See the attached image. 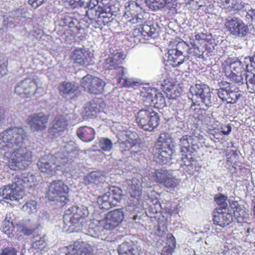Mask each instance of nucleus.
<instances>
[{
  "label": "nucleus",
  "instance_id": "20",
  "mask_svg": "<svg viewBox=\"0 0 255 255\" xmlns=\"http://www.w3.org/2000/svg\"><path fill=\"white\" fill-rule=\"evenodd\" d=\"M68 125V122L63 116H60L55 119L53 122V126L49 129V133L54 136L61 134Z\"/></svg>",
  "mask_w": 255,
  "mask_h": 255
},
{
  "label": "nucleus",
  "instance_id": "34",
  "mask_svg": "<svg viewBox=\"0 0 255 255\" xmlns=\"http://www.w3.org/2000/svg\"><path fill=\"white\" fill-rule=\"evenodd\" d=\"M163 90L166 93L167 97L169 99H175L180 95L177 87L173 85H162Z\"/></svg>",
  "mask_w": 255,
  "mask_h": 255
},
{
  "label": "nucleus",
  "instance_id": "64",
  "mask_svg": "<svg viewBox=\"0 0 255 255\" xmlns=\"http://www.w3.org/2000/svg\"><path fill=\"white\" fill-rule=\"evenodd\" d=\"M172 252V248L169 247H164L161 253V255H171Z\"/></svg>",
  "mask_w": 255,
  "mask_h": 255
},
{
  "label": "nucleus",
  "instance_id": "5",
  "mask_svg": "<svg viewBox=\"0 0 255 255\" xmlns=\"http://www.w3.org/2000/svg\"><path fill=\"white\" fill-rule=\"evenodd\" d=\"M190 92L193 99L197 102H202L207 108L211 107L215 104L216 98L212 95L209 87L205 84H196L191 86Z\"/></svg>",
  "mask_w": 255,
  "mask_h": 255
},
{
  "label": "nucleus",
  "instance_id": "21",
  "mask_svg": "<svg viewBox=\"0 0 255 255\" xmlns=\"http://www.w3.org/2000/svg\"><path fill=\"white\" fill-rule=\"evenodd\" d=\"M104 106L105 104L101 99L94 98L85 105V111L88 116H95L96 114L103 110Z\"/></svg>",
  "mask_w": 255,
  "mask_h": 255
},
{
  "label": "nucleus",
  "instance_id": "10",
  "mask_svg": "<svg viewBox=\"0 0 255 255\" xmlns=\"http://www.w3.org/2000/svg\"><path fill=\"white\" fill-rule=\"evenodd\" d=\"M152 153L155 162L165 164L171 159L173 151L166 144H163L158 141L153 148Z\"/></svg>",
  "mask_w": 255,
  "mask_h": 255
},
{
  "label": "nucleus",
  "instance_id": "39",
  "mask_svg": "<svg viewBox=\"0 0 255 255\" xmlns=\"http://www.w3.org/2000/svg\"><path fill=\"white\" fill-rule=\"evenodd\" d=\"M98 144L99 147L105 151H109L113 148V142L108 138H100Z\"/></svg>",
  "mask_w": 255,
  "mask_h": 255
},
{
  "label": "nucleus",
  "instance_id": "48",
  "mask_svg": "<svg viewBox=\"0 0 255 255\" xmlns=\"http://www.w3.org/2000/svg\"><path fill=\"white\" fill-rule=\"evenodd\" d=\"M240 96V95L239 93L230 89L227 94L228 99L229 100H225V102H227L229 104H234L238 101Z\"/></svg>",
  "mask_w": 255,
  "mask_h": 255
},
{
  "label": "nucleus",
  "instance_id": "29",
  "mask_svg": "<svg viewBox=\"0 0 255 255\" xmlns=\"http://www.w3.org/2000/svg\"><path fill=\"white\" fill-rule=\"evenodd\" d=\"M61 93L70 96L76 95L78 91V87L74 83L71 82H63L58 87Z\"/></svg>",
  "mask_w": 255,
  "mask_h": 255
},
{
  "label": "nucleus",
  "instance_id": "59",
  "mask_svg": "<svg viewBox=\"0 0 255 255\" xmlns=\"http://www.w3.org/2000/svg\"><path fill=\"white\" fill-rule=\"evenodd\" d=\"M112 13L110 12H107L106 11H104L102 9L99 14V18L98 19L101 21L102 19H106L110 18L112 16Z\"/></svg>",
  "mask_w": 255,
  "mask_h": 255
},
{
  "label": "nucleus",
  "instance_id": "41",
  "mask_svg": "<svg viewBox=\"0 0 255 255\" xmlns=\"http://www.w3.org/2000/svg\"><path fill=\"white\" fill-rule=\"evenodd\" d=\"M136 141L132 138H128L125 141H122L120 144V147L122 151H127L131 149V151H134L132 149L135 146Z\"/></svg>",
  "mask_w": 255,
  "mask_h": 255
},
{
  "label": "nucleus",
  "instance_id": "37",
  "mask_svg": "<svg viewBox=\"0 0 255 255\" xmlns=\"http://www.w3.org/2000/svg\"><path fill=\"white\" fill-rule=\"evenodd\" d=\"M172 171L164 169H159L155 171V176L158 182L163 183L167 178L171 176Z\"/></svg>",
  "mask_w": 255,
  "mask_h": 255
},
{
  "label": "nucleus",
  "instance_id": "16",
  "mask_svg": "<svg viewBox=\"0 0 255 255\" xmlns=\"http://www.w3.org/2000/svg\"><path fill=\"white\" fill-rule=\"evenodd\" d=\"M48 117L42 113L34 114L28 118V124L31 130L42 131L46 127Z\"/></svg>",
  "mask_w": 255,
  "mask_h": 255
},
{
  "label": "nucleus",
  "instance_id": "45",
  "mask_svg": "<svg viewBox=\"0 0 255 255\" xmlns=\"http://www.w3.org/2000/svg\"><path fill=\"white\" fill-rule=\"evenodd\" d=\"M169 178H167L164 182L163 185L168 188H173L176 187L178 184L179 181L175 176L173 175V173H171V176Z\"/></svg>",
  "mask_w": 255,
  "mask_h": 255
},
{
  "label": "nucleus",
  "instance_id": "18",
  "mask_svg": "<svg viewBox=\"0 0 255 255\" xmlns=\"http://www.w3.org/2000/svg\"><path fill=\"white\" fill-rule=\"evenodd\" d=\"M84 183L88 186V188H94L101 184L105 185L106 187H109L107 183H104L105 177L103 174L99 171H92L85 176Z\"/></svg>",
  "mask_w": 255,
  "mask_h": 255
},
{
  "label": "nucleus",
  "instance_id": "28",
  "mask_svg": "<svg viewBox=\"0 0 255 255\" xmlns=\"http://www.w3.org/2000/svg\"><path fill=\"white\" fill-rule=\"evenodd\" d=\"M4 227L5 232H8L7 234H11L14 235L15 225H16V217L12 213H8L6 214L5 221Z\"/></svg>",
  "mask_w": 255,
  "mask_h": 255
},
{
  "label": "nucleus",
  "instance_id": "61",
  "mask_svg": "<svg viewBox=\"0 0 255 255\" xmlns=\"http://www.w3.org/2000/svg\"><path fill=\"white\" fill-rule=\"evenodd\" d=\"M235 0H223L222 3L224 8L233 7Z\"/></svg>",
  "mask_w": 255,
  "mask_h": 255
},
{
  "label": "nucleus",
  "instance_id": "57",
  "mask_svg": "<svg viewBox=\"0 0 255 255\" xmlns=\"http://www.w3.org/2000/svg\"><path fill=\"white\" fill-rule=\"evenodd\" d=\"M230 90V89L226 91H220L219 92H217V94H218L219 98L223 101L225 102V100H229L228 99V97H227V94L229 92Z\"/></svg>",
  "mask_w": 255,
  "mask_h": 255
},
{
  "label": "nucleus",
  "instance_id": "17",
  "mask_svg": "<svg viewBox=\"0 0 255 255\" xmlns=\"http://www.w3.org/2000/svg\"><path fill=\"white\" fill-rule=\"evenodd\" d=\"M232 220V215L229 210L216 208L213 212V221L215 225L224 228L229 225Z\"/></svg>",
  "mask_w": 255,
  "mask_h": 255
},
{
  "label": "nucleus",
  "instance_id": "43",
  "mask_svg": "<svg viewBox=\"0 0 255 255\" xmlns=\"http://www.w3.org/2000/svg\"><path fill=\"white\" fill-rule=\"evenodd\" d=\"M131 15L132 18L128 20V22L132 24L139 23L140 24H143L142 23L145 20L144 17V13L142 12H140L138 13L135 14L134 12L131 13L129 12Z\"/></svg>",
  "mask_w": 255,
  "mask_h": 255
},
{
  "label": "nucleus",
  "instance_id": "13",
  "mask_svg": "<svg viewBox=\"0 0 255 255\" xmlns=\"http://www.w3.org/2000/svg\"><path fill=\"white\" fill-rule=\"evenodd\" d=\"M132 35L134 38L140 40L141 37L145 40H149L150 38H154L158 36V31L153 25L140 24L139 28H135Z\"/></svg>",
  "mask_w": 255,
  "mask_h": 255
},
{
  "label": "nucleus",
  "instance_id": "26",
  "mask_svg": "<svg viewBox=\"0 0 255 255\" xmlns=\"http://www.w3.org/2000/svg\"><path fill=\"white\" fill-rule=\"evenodd\" d=\"M97 204L100 209L105 210H108L112 206H116L111 198V195L108 194L107 192L98 197Z\"/></svg>",
  "mask_w": 255,
  "mask_h": 255
},
{
  "label": "nucleus",
  "instance_id": "8",
  "mask_svg": "<svg viewBox=\"0 0 255 255\" xmlns=\"http://www.w3.org/2000/svg\"><path fill=\"white\" fill-rule=\"evenodd\" d=\"M225 26L232 34L239 37H245L249 32L248 26L242 19L232 15L225 19Z\"/></svg>",
  "mask_w": 255,
  "mask_h": 255
},
{
  "label": "nucleus",
  "instance_id": "40",
  "mask_svg": "<svg viewBox=\"0 0 255 255\" xmlns=\"http://www.w3.org/2000/svg\"><path fill=\"white\" fill-rule=\"evenodd\" d=\"M155 90H150L148 91L143 96L142 101L144 105L147 107H150L153 106L154 102L153 98L154 97Z\"/></svg>",
  "mask_w": 255,
  "mask_h": 255
},
{
  "label": "nucleus",
  "instance_id": "7",
  "mask_svg": "<svg viewBox=\"0 0 255 255\" xmlns=\"http://www.w3.org/2000/svg\"><path fill=\"white\" fill-rule=\"evenodd\" d=\"M125 58V55L123 52L112 53L105 60L104 66L107 70H116L117 74L120 75L121 78L124 79L127 74V69L122 64Z\"/></svg>",
  "mask_w": 255,
  "mask_h": 255
},
{
  "label": "nucleus",
  "instance_id": "46",
  "mask_svg": "<svg viewBox=\"0 0 255 255\" xmlns=\"http://www.w3.org/2000/svg\"><path fill=\"white\" fill-rule=\"evenodd\" d=\"M33 246L38 249L42 250L43 248H44L46 246V243L43 239V238L41 237H39L38 236L34 237L33 238Z\"/></svg>",
  "mask_w": 255,
  "mask_h": 255
},
{
  "label": "nucleus",
  "instance_id": "2",
  "mask_svg": "<svg viewBox=\"0 0 255 255\" xmlns=\"http://www.w3.org/2000/svg\"><path fill=\"white\" fill-rule=\"evenodd\" d=\"M89 211L84 206H73L66 210L63 216V228L66 231L73 230L79 231L85 226L87 222Z\"/></svg>",
  "mask_w": 255,
  "mask_h": 255
},
{
  "label": "nucleus",
  "instance_id": "25",
  "mask_svg": "<svg viewBox=\"0 0 255 255\" xmlns=\"http://www.w3.org/2000/svg\"><path fill=\"white\" fill-rule=\"evenodd\" d=\"M178 52L174 48L169 49L168 51V61H170L174 67H177L187 60L183 55L178 53Z\"/></svg>",
  "mask_w": 255,
  "mask_h": 255
},
{
  "label": "nucleus",
  "instance_id": "50",
  "mask_svg": "<svg viewBox=\"0 0 255 255\" xmlns=\"http://www.w3.org/2000/svg\"><path fill=\"white\" fill-rule=\"evenodd\" d=\"M246 74H247V73H245L244 74L243 73L233 74V79L239 85H242L244 83V75L246 76Z\"/></svg>",
  "mask_w": 255,
  "mask_h": 255
},
{
  "label": "nucleus",
  "instance_id": "14",
  "mask_svg": "<svg viewBox=\"0 0 255 255\" xmlns=\"http://www.w3.org/2000/svg\"><path fill=\"white\" fill-rule=\"evenodd\" d=\"M55 160L56 158L51 154L44 155L38 161L37 167L41 172L53 174L57 169Z\"/></svg>",
  "mask_w": 255,
  "mask_h": 255
},
{
  "label": "nucleus",
  "instance_id": "24",
  "mask_svg": "<svg viewBox=\"0 0 255 255\" xmlns=\"http://www.w3.org/2000/svg\"><path fill=\"white\" fill-rule=\"evenodd\" d=\"M119 255H139L138 249L133 242H124L118 247Z\"/></svg>",
  "mask_w": 255,
  "mask_h": 255
},
{
  "label": "nucleus",
  "instance_id": "42",
  "mask_svg": "<svg viewBox=\"0 0 255 255\" xmlns=\"http://www.w3.org/2000/svg\"><path fill=\"white\" fill-rule=\"evenodd\" d=\"M101 9V5H99L97 8H89L86 11V15L91 20H97L100 22V20L98 19V18L99 14Z\"/></svg>",
  "mask_w": 255,
  "mask_h": 255
},
{
  "label": "nucleus",
  "instance_id": "3",
  "mask_svg": "<svg viewBox=\"0 0 255 255\" xmlns=\"http://www.w3.org/2000/svg\"><path fill=\"white\" fill-rule=\"evenodd\" d=\"M136 123L140 128L151 131L159 125V114L151 107H146L138 111L135 115Z\"/></svg>",
  "mask_w": 255,
  "mask_h": 255
},
{
  "label": "nucleus",
  "instance_id": "9",
  "mask_svg": "<svg viewBox=\"0 0 255 255\" xmlns=\"http://www.w3.org/2000/svg\"><path fill=\"white\" fill-rule=\"evenodd\" d=\"M81 85L85 91L97 95L103 93L106 83L101 79L88 74L82 78Z\"/></svg>",
  "mask_w": 255,
  "mask_h": 255
},
{
  "label": "nucleus",
  "instance_id": "32",
  "mask_svg": "<svg viewBox=\"0 0 255 255\" xmlns=\"http://www.w3.org/2000/svg\"><path fill=\"white\" fill-rule=\"evenodd\" d=\"M105 222H103V226L96 225L90 227L89 229V233L90 236L94 238H102L105 235Z\"/></svg>",
  "mask_w": 255,
  "mask_h": 255
},
{
  "label": "nucleus",
  "instance_id": "58",
  "mask_svg": "<svg viewBox=\"0 0 255 255\" xmlns=\"http://www.w3.org/2000/svg\"><path fill=\"white\" fill-rule=\"evenodd\" d=\"M232 130V127L230 124H228L220 128V131L224 135H228Z\"/></svg>",
  "mask_w": 255,
  "mask_h": 255
},
{
  "label": "nucleus",
  "instance_id": "44",
  "mask_svg": "<svg viewBox=\"0 0 255 255\" xmlns=\"http://www.w3.org/2000/svg\"><path fill=\"white\" fill-rule=\"evenodd\" d=\"M245 81L247 88L250 90L251 93H255V74H253V77L249 79L250 75L246 74Z\"/></svg>",
  "mask_w": 255,
  "mask_h": 255
},
{
  "label": "nucleus",
  "instance_id": "19",
  "mask_svg": "<svg viewBox=\"0 0 255 255\" xmlns=\"http://www.w3.org/2000/svg\"><path fill=\"white\" fill-rule=\"evenodd\" d=\"M23 89L24 93L28 96H33L39 88L41 87V83L39 80L36 81L30 79H25L20 82L17 87Z\"/></svg>",
  "mask_w": 255,
  "mask_h": 255
},
{
  "label": "nucleus",
  "instance_id": "47",
  "mask_svg": "<svg viewBox=\"0 0 255 255\" xmlns=\"http://www.w3.org/2000/svg\"><path fill=\"white\" fill-rule=\"evenodd\" d=\"M63 147V152H66L67 154L72 153L76 150V146L75 142L73 141H69L66 143Z\"/></svg>",
  "mask_w": 255,
  "mask_h": 255
},
{
  "label": "nucleus",
  "instance_id": "55",
  "mask_svg": "<svg viewBox=\"0 0 255 255\" xmlns=\"http://www.w3.org/2000/svg\"><path fill=\"white\" fill-rule=\"evenodd\" d=\"M66 24L68 25L70 28L77 27V24H78V21L76 19H66L65 21Z\"/></svg>",
  "mask_w": 255,
  "mask_h": 255
},
{
  "label": "nucleus",
  "instance_id": "6",
  "mask_svg": "<svg viewBox=\"0 0 255 255\" xmlns=\"http://www.w3.org/2000/svg\"><path fill=\"white\" fill-rule=\"evenodd\" d=\"M193 138L191 136L188 135H183L180 139L179 145L181 147V152L182 157L180 160H178L180 166L183 169L185 167L192 166L195 159L193 158L192 153L195 151L193 145Z\"/></svg>",
  "mask_w": 255,
  "mask_h": 255
},
{
  "label": "nucleus",
  "instance_id": "1",
  "mask_svg": "<svg viewBox=\"0 0 255 255\" xmlns=\"http://www.w3.org/2000/svg\"><path fill=\"white\" fill-rule=\"evenodd\" d=\"M28 139L24 129L17 128V204L22 211L30 214L36 211L37 203L34 200L27 201L24 193L28 184L34 180V176L24 170L32 162L31 148L26 146Z\"/></svg>",
  "mask_w": 255,
  "mask_h": 255
},
{
  "label": "nucleus",
  "instance_id": "36",
  "mask_svg": "<svg viewBox=\"0 0 255 255\" xmlns=\"http://www.w3.org/2000/svg\"><path fill=\"white\" fill-rule=\"evenodd\" d=\"M153 106L157 109H162L166 106L165 98L163 94L155 90Z\"/></svg>",
  "mask_w": 255,
  "mask_h": 255
},
{
  "label": "nucleus",
  "instance_id": "53",
  "mask_svg": "<svg viewBox=\"0 0 255 255\" xmlns=\"http://www.w3.org/2000/svg\"><path fill=\"white\" fill-rule=\"evenodd\" d=\"M7 71L6 61L4 60H0V74L1 75H5L7 73Z\"/></svg>",
  "mask_w": 255,
  "mask_h": 255
},
{
  "label": "nucleus",
  "instance_id": "52",
  "mask_svg": "<svg viewBox=\"0 0 255 255\" xmlns=\"http://www.w3.org/2000/svg\"><path fill=\"white\" fill-rule=\"evenodd\" d=\"M7 71L6 61L4 60H0V74L1 75H5L7 73Z\"/></svg>",
  "mask_w": 255,
  "mask_h": 255
},
{
  "label": "nucleus",
  "instance_id": "31",
  "mask_svg": "<svg viewBox=\"0 0 255 255\" xmlns=\"http://www.w3.org/2000/svg\"><path fill=\"white\" fill-rule=\"evenodd\" d=\"M173 48L176 50L177 52H178L179 54H181L186 58V59H189V55L192 52V48L184 41L177 42L175 45V48Z\"/></svg>",
  "mask_w": 255,
  "mask_h": 255
},
{
  "label": "nucleus",
  "instance_id": "30",
  "mask_svg": "<svg viewBox=\"0 0 255 255\" xmlns=\"http://www.w3.org/2000/svg\"><path fill=\"white\" fill-rule=\"evenodd\" d=\"M230 67L233 74L249 73V65L247 64L245 68L243 63L238 60V58L230 62Z\"/></svg>",
  "mask_w": 255,
  "mask_h": 255
},
{
  "label": "nucleus",
  "instance_id": "33",
  "mask_svg": "<svg viewBox=\"0 0 255 255\" xmlns=\"http://www.w3.org/2000/svg\"><path fill=\"white\" fill-rule=\"evenodd\" d=\"M107 192L111 195V198L116 205L121 201L123 194L120 188L113 186L109 188Z\"/></svg>",
  "mask_w": 255,
  "mask_h": 255
},
{
  "label": "nucleus",
  "instance_id": "27",
  "mask_svg": "<svg viewBox=\"0 0 255 255\" xmlns=\"http://www.w3.org/2000/svg\"><path fill=\"white\" fill-rule=\"evenodd\" d=\"M15 135V128L7 129L0 135V142H9L11 144H14L16 143Z\"/></svg>",
  "mask_w": 255,
  "mask_h": 255
},
{
  "label": "nucleus",
  "instance_id": "51",
  "mask_svg": "<svg viewBox=\"0 0 255 255\" xmlns=\"http://www.w3.org/2000/svg\"><path fill=\"white\" fill-rule=\"evenodd\" d=\"M219 89L216 90L217 92L231 89L230 84L227 82L221 81L218 83Z\"/></svg>",
  "mask_w": 255,
  "mask_h": 255
},
{
  "label": "nucleus",
  "instance_id": "11",
  "mask_svg": "<svg viewBox=\"0 0 255 255\" xmlns=\"http://www.w3.org/2000/svg\"><path fill=\"white\" fill-rule=\"evenodd\" d=\"M93 54L88 49L83 47L75 49L70 56L74 63L82 66H87L92 61Z\"/></svg>",
  "mask_w": 255,
  "mask_h": 255
},
{
  "label": "nucleus",
  "instance_id": "12",
  "mask_svg": "<svg viewBox=\"0 0 255 255\" xmlns=\"http://www.w3.org/2000/svg\"><path fill=\"white\" fill-rule=\"evenodd\" d=\"M124 214L122 208L114 209L108 212L103 220L107 230H112L117 227L123 220Z\"/></svg>",
  "mask_w": 255,
  "mask_h": 255
},
{
  "label": "nucleus",
  "instance_id": "4",
  "mask_svg": "<svg viewBox=\"0 0 255 255\" xmlns=\"http://www.w3.org/2000/svg\"><path fill=\"white\" fill-rule=\"evenodd\" d=\"M69 188L61 180H55L49 186L47 196L49 200L56 202L60 206H64L69 201L67 196Z\"/></svg>",
  "mask_w": 255,
  "mask_h": 255
},
{
  "label": "nucleus",
  "instance_id": "22",
  "mask_svg": "<svg viewBox=\"0 0 255 255\" xmlns=\"http://www.w3.org/2000/svg\"><path fill=\"white\" fill-rule=\"evenodd\" d=\"M0 196L11 201H16V183L3 186L0 188Z\"/></svg>",
  "mask_w": 255,
  "mask_h": 255
},
{
  "label": "nucleus",
  "instance_id": "54",
  "mask_svg": "<svg viewBox=\"0 0 255 255\" xmlns=\"http://www.w3.org/2000/svg\"><path fill=\"white\" fill-rule=\"evenodd\" d=\"M234 205L235 206L234 210L235 216L239 217L241 215V213L243 214L244 211L243 210L242 207L238 204L237 202H236V203L234 204Z\"/></svg>",
  "mask_w": 255,
  "mask_h": 255
},
{
  "label": "nucleus",
  "instance_id": "23",
  "mask_svg": "<svg viewBox=\"0 0 255 255\" xmlns=\"http://www.w3.org/2000/svg\"><path fill=\"white\" fill-rule=\"evenodd\" d=\"M77 135L82 141L88 142L94 139L95 131L91 127H82L77 129Z\"/></svg>",
  "mask_w": 255,
  "mask_h": 255
},
{
  "label": "nucleus",
  "instance_id": "49",
  "mask_svg": "<svg viewBox=\"0 0 255 255\" xmlns=\"http://www.w3.org/2000/svg\"><path fill=\"white\" fill-rule=\"evenodd\" d=\"M149 7L154 10L158 9L165 6V0H149Z\"/></svg>",
  "mask_w": 255,
  "mask_h": 255
},
{
  "label": "nucleus",
  "instance_id": "35",
  "mask_svg": "<svg viewBox=\"0 0 255 255\" xmlns=\"http://www.w3.org/2000/svg\"><path fill=\"white\" fill-rule=\"evenodd\" d=\"M36 228L30 227L29 222H27L25 224H17V232L26 236H30L35 231Z\"/></svg>",
  "mask_w": 255,
  "mask_h": 255
},
{
  "label": "nucleus",
  "instance_id": "62",
  "mask_svg": "<svg viewBox=\"0 0 255 255\" xmlns=\"http://www.w3.org/2000/svg\"><path fill=\"white\" fill-rule=\"evenodd\" d=\"M21 13V15H17V17H21L25 19L26 17L28 16V13L26 11V10H23V9H18L17 10V15Z\"/></svg>",
  "mask_w": 255,
  "mask_h": 255
},
{
  "label": "nucleus",
  "instance_id": "15",
  "mask_svg": "<svg viewBox=\"0 0 255 255\" xmlns=\"http://www.w3.org/2000/svg\"><path fill=\"white\" fill-rule=\"evenodd\" d=\"M66 248L67 255H95L93 247L83 242H75Z\"/></svg>",
  "mask_w": 255,
  "mask_h": 255
},
{
  "label": "nucleus",
  "instance_id": "60",
  "mask_svg": "<svg viewBox=\"0 0 255 255\" xmlns=\"http://www.w3.org/2000/svg\"><path fill=\"white\" fill-rule=\"evenodd\" d=\"M14 12H12L10 13L9 16L7 18V25L9 27H12L11 25H13V26H15L14 23L15 21V18H14Z\"/></svg>",
  "mask_w": 255,
  "mask_h": 255
},
{
  "label": "nucleus",
  "instance_id": "56",
  "mask_svg": "<svg viewBox=\"0 0 255 255\" xmlns=\"http://www.w3.org/2000/svg\"><path fill=\"white\" fill-rule=\"evenodd\" d=\"M0 255H16V251L13 248H7L3 250Z\"/></svg>",
  "mask_w": 255,
  "mask_h": 255
},
{
  "label": "nucleus",
  "instance_id": "38",
  "mask_svg": "<svg viewBox=\"0 0 255 255\" xmlns=\"http://www.w3.org/2000/svg\"><path fill=\"white\" fill-rule=\"evenodd\" d=\"M228 197L226 195L221 193H218L215 196L214 200L219 205L217 208L223 209V210H227L226 207L228 206L227 200Z\"/></svg>",
  "mask_w": 255,
  "mask_h": 255
},
{
  "label": "nucleus",
  "instance_id": "63",
  "mask_svg": "<svg viewBox=\"0 0 255 255\" xmlns=\"http://www.w3.org/2000/svg\"><path fill=\"white\" fill-rule=\"evenodd\" d=\"M245 3H236L235 2L233 6V8L236 10H242L245 7Z\"/></svg>",
  "mask_w": 255,
  "mask_h": 255
}]
</instances>
